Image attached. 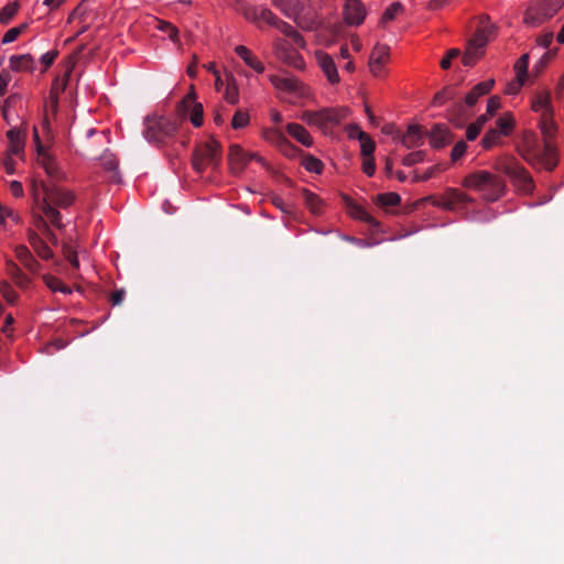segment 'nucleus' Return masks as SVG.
Masks as SVG:
<instances>
[{
    "instance_id": "obj_1",
    "label": "nucleus",
    "mask_w": 564,
    "mask_h": 564,
    "mask_svg": "<svg viewBox=\"0 0 564 564\" xmlns=\"http://www.w3.org/2000/svg\"><path fill=\"white\" fill-rule=\"evenodd\" d=\"M41 191L34 188V203L36 208L46 216L50 224L57 229H63L62 214L59 208L69 207L75 200V194L70 191L56 186L55 184L41 183Z\"/></svg>"
},
{
    "instance_id": "obj_2",
    "label": "nucleus",
    "mask_w": 564,
    "mask_h": 564,
    "mask_svg": "<svg viewBox=\"0 0 564 564\" xmlns=\"http://www.w3.org/2000/svg\"><path fill=\"white\" fill-rule=\"evenodd\" d=\"M466 188L477 191L488 202L498 200L506 191V183L488 171H476L468 174L462 182Z\"/></svg>"
},
{
    "instance_id": "obj_3",
    "label": "nucleus",
    "mask_w": 564,
    "mask_h": 564,
    "mask_svg": "<svg viewBox=\"0 0 564 564\" xmlns=\"http://www.w3.org/2000/svg\"><path fill=\"white\" fill-rule=\"evenodd\" d=\"M496 169L506 174L519 192L523 194H531L533 192V178L517 159L512 156L503 158L497 163Z\"/></svg>"
},
{
    "instance_id": "obj_4",
    "label": "nucleus",
    "mask_w": 564,
    "mask_h": 564,
    "mask_svg": "<svg viewBox=\"0 0 564 564\" xmlns=\"http://www.w3.org/2000/svg\"><path fill=\"white\" fill-rule=\"evenodd\" d=\"M221 144L215 139L197 144L192 158L194 170L203 173L208 167L218 169L221 163Z\"/></svg>"
},
{
    "instance_id": "obj_5",
    "label": "nucleus",
    "mask_w": 564,
    "mask_h": 564,
    "mask_svg": "<svg viewBox=\"0 0 564 564\" xmlns=\"http://www.w3.org/2000/svg\"><path fill=\"white\" fill-rule=\"evenodd\" d=\"M180 121L177 118L148 116L145 118L144 137L150 142H163L165 139L174 135L178 130Z\"/></svg>"
},
{
    "instance_id": "obj_6",
    "label": "nucleus",
    "mask_w": 564,
    "mask_h": 564,
    "mask_svg": "<svg viewBox=\"0 0 564 564\" xmlns=\"http://www.w3.org/2000/svg\"><path fill=\"white\" fill-rule=\"evenodd\" d=\"M564 6V0H533L524 14V22L538 26L552 19Z\"/></svg>"
},
{
    "instance_id": "obj_7",
    "label": "nucleus",
    "mask_w": 564,
    "mask_h": 564,
    "mask_svg": "<svg viewBox=\"0 0 564 564\" xmlns=\"http://www.w3.org/2000/svg\"><path fill=\"white\" fill-rule=\"evenodd\" d=\"M347 110L344 108H324L318 111H304L302 119L308 124L316 126L323 130L329 129L346 118Z\"/></svg>"
},
{
    "instance_id": "obj_8",
    "label": "nucleus",
    "mask_w": 564,
    "mask_h": 564,
    "mask_svg": "<svg viewBox=\"0 0 564 564\" xmlns=\"http://www.w3.org/2000/svg\"><path fill=\"white\" fill-rule=\"evenodd\" d=\"M191 111V121L195 127H200L204 122L203 105L195 102V95H186L176 106L177 119L180 123L186 118L187 112Z\"/></svg>"
},
{
    "instance_id": "obj_9",
    "label": "nucleus",
    "mask_w": 564,
    "mask_h": 564,
    "mask_svg": "<svg viewBox=\"0 0 564 564\" xmlns=\"http://www.w3.org/2000/svg\"><path fill=\"white\" fill-rule=\"evenodd\" d=\"M250 160H256L264 165V160L257 153H247L238 144H231L229 147L228 161L230 169L235 174L241 173Z\"/></svg>"
},
{
    "instance_id": "obj_10",
    "label": "nucleus",
    "mask_w": 564,
    "mask_h": 564,
    "mask_svg": "<svg viewBox=\"0 0 564 564\" xmlns=\"http://www.w3.org/2000/svg\"><path fill=\"white\" fill-rule=\"evenodd\" d=\"M239 10L247 20L252 21L257 24L260 21H263L269 25L275 26V24L279 21V18L271 10L264 7H252L245 2H241Z\"/></svg>"
},
{
    "instance_id": "obj_11",
    "label": "nucleus",
    "mask_w": 564,
    "mask_h": 564,
    "mask_svg": "<svg viewBox=\"0 0 564 564\" xmlns=\"http://www.w3.org/2000/svg\"><path fill=\"white\" fill-rule=\"evenodd\" d=\"M495 30H496V28L490 22V18L488 15H481L479 18L477 30H476L474 36L468 41V43L471 46L482 51L484 47L487 45V43L495 35Z\"/></svg>"
},
{
    "instance_id": "obj_12",
    "label": "nucleus",
    "mask_w": 564,
    "mask_h": 564,
    "mask_svg": "<svg viewBox=\"0 0 564 564\" xmlns=\"http://www.w3.org/2000/svg\"><path fill=\"white\" fill-rule=\"evenodd\" d=\"M275 55L280 61L294 68L303 69L305 66L302 55L285 41L275 43Z\"/></svg>"
},
{
    "instance_id": "obj_13",
    "label": "nucleus",
    "mask_w": 564,
    "mask_h": 564,
    "mask_svg": "<svg viewBox=\"0 0 564 564\" xmlns=\"http://www.w3.org/2000/svg\"><path fill=\"white\" fill-rule=\"evenodd\" d=\"M540 150L541 152L536 154L534 162L536 161L543 164V166L549 171L554 170L557 164V151L554 144L550 140L544 139Z\"/></svg>"
},
{
    "instance_id": "obj_14",
    "label": "nucleus",
    "mask_w": 564,
    "mask_h": 564,
    "mask_svg": "<svg viewBox=\"0 0 564 564\" xmlns=\"http://www.w3.org/2000/svg\"><path fill=\"white\" fill-rule=\"evenodd\" d=\"M473 198L457 188L449 187L442 196L438 206L445 209H454L458 204H470Z\"/></svg>"
},
{
    "instance_id": "obj_15",
    "label": "nucleus",
    "mask_w": 564,
    "mask_h": 564,
    "mask_svg": "<svg viewBox=\"0 0 564 564\" xmlns=\"http://www.w3.org/2000/svg\"><path fill=\"white\" fill-rule=\"evenodd\" d=\"M344 15L347 23L359 25L366 17L365 6L360 0H347L344 9Z\"/></svg>"
},
{
    "instance_id": "obj_16",
    "label": "nucleus",
    "mask_w": 564,
    "mask_h": 564,
    "mask_svg": "<svg viewBox=\"0 0 564 564\" xmlns=\"http://www.w3.org/2000/svg\"><path fill=\"white\" fill-rule=\"evenodd\" d=\"M389 57V47L386 45L375 46L370 59L369 68L372 75L380 77L382 75L383 66Z\"/></svg>"
},
{
    "instance_id": "obj_17",
    "label": "nucleus",
    "mask_w": 564,
    "mask_h": 564,
    "mask_svg": "<svg viewBox=\"0 0 564 564\" xmlns=\"http://www.w3.org/2000/svg\"><path fill=\"white\" fill-rule=\"evenodd\" d=\"M37 161L50 177L54 180H63L65 177V174L59 169L58 164L55 161V158L48 151H42L40 149V155H37Z\"/></svg>"
},
{
    "instance_id": "obj_18",
    "label": "nucleus",
    "mask_w": 564,
    "mask_h": 564,
    "mask_svg": "<svg viewBox=\"0 0 564 564\" xmlns=\"http://www.w3.org/2000/svg\"><path fill=\"white\" fill-rule=\"evenodd\" d=\"M399 141L408 149L417 148L424 142V132L422 127L410 124L405 133L400 134Z\"/></svg>"
},
{
    "instance_id": "obj_19",
    "label": "nucleus",
    "mask_w": 564,
    "mask_h": 564,
    "mask_svg": "<svg viewBox=\"0 0 564 564\" xmlns=\"http://www.w3.org/2000/svg\"><path fill=\"white\" fill-rule=\"evenodd\" d=\"M316 58L328 82L333 85L338 84L340 78L334 59L328 54L323 52H318L316 54Z\"/></svg>"
},
{
    "instance_id": "obj_20",
    "label": "nucleus",
    "mask_w": 564,
    "mask_h": 564,
    "mask_svg": "<svg viewBox=\"0 0 564 564\" xmlns=\"http://www.w3.org/2000/svg\"><path fill=\"white\" fill-rule=\"evenodd\" d=\"M272 4L285 17L293 20H297L304 11V4L301 0H272Z\"/></svg>"
},
{
    "instance_id": "obj_21",
    "label": "nucleus",
    "mask_w": 564,
    "mask_h": 564,
    "mask_svg": "<svg viewBox=\"0 0 564 564\" xmlns=\"http://www.w3.org/2000/svg\"><path fill=\"white\" fill-rule=\"evenodd\" d=\"M541 144L542 142H540L534 134L525 135L520 154L528 163L532 164L536 154L541 152Z\"/></svg>"
},
{
    "instance_id": "obj_22",
    "label": "nucleus",
    "mask_w": 564,
    "mask_h": 564,
    "mask_svg": "<svg viewBox=\"0 0 564 564\" xmlns=\"http://www.w3.org/2000/svg\"><path fill=\"white\" fill-rule=\"evenodd\" d=\"M494 85L495 80L488 79L474 86L473 89L465 97V106L473 107L474 105H476V102L481 96L487 95L492 89Z\"/></svg>"
},
{
    "instance_id": "obj_23",
    "label": "nucleus",
    "mask_w": 564,
    "mask_h": 564,
    "mask_svg": "<svg viewBox=\"0 0 564 564\" xmlns=\"http://www.w3.org/2000/svg\"><path fill=\"white\" fill-rule=\"evenodd\" d=\"M452 141L451 132L443 124H435L430 132V143L435 149H441Z\"/></svg>"
},
{
    "instance_id": "obj_24",
    "label": "nucleus",
    "mask_w": 564,
    "mask_h": 564,
    "mask_svg": "<svg viewBox=\"0 0 564 564\" xmlns=\"http://www.w3.org/2000/svg\"><path fill=\"white\" fill-rule=\"evenodd\" d=\"M18 260L32 273L39 272L41 264L33 257L31 251L25 246H18L14 250Z\"/></svg>"
},
{
    "instance_id": "obj_25",
    "label": "nucleus",
    "mask_w": 564,
    "mask_h": 564,
    "mask_svg": "<svg viewBox=\"0 0 564 564\" xmlns=\"http://www.w3.org/2000/svg\"><path fill=\"white\" fill-rule=\"evenodd\" d=\"M235 52L250 68L259 74L264 72V65L258 59L256 55L252 54L248 47L238 45L236 46Z\"/></svg>"
},
{
    "instance_id": "obj_26",
    "label": "nucleus",
    "mask_w": 564,
    "mask_h": 564,
    "mask_svg": "<svg viewBox=\"0 0 564 564\" xmlns=\"http://www.w3.org/2000/svg\"><path fill=\"white\" fill-rule=\"evenodd\" d=\"M532 109L535 112L544 115L545 118H547L550 113H553L550 93H538L532 100Z\"/></svg>"
},
{
    "instance_id": "obj_27",
    "label": "nucleus",
    "mask_w": 564,
    "mask_h": 564,
    "mask_svg": "<svg viewBox=\"0 0 564 564\" xmlns=\"http://www.w3.org/2000/svg\"><path fill=\"white\" fill-rule=\"evenodd\" d=\"M270 80L275 88L289 93H301L303 88V84L294 77L271 76Z\"/></svg>"
},
{
    "instance_id": "obj_28",
    "label": "nucleus",
    "mask_w": 564,
    "mask_h": 564,
    "mask_svg": "<svg viewBox=\"0 0 564 564\" xmlns=\"http://www.w3.org/2000/svg\"><path fill=\"white\" fill-rule=\"evenodd\" d=\"M10 68L14 72L34 69V58L31 54L12 55L9 59Z\"/></svg>"
},
{
    "instance_id": "obj_29",
    "label": "nucleus",
    "mask_w": 564,
    "mask_h": 564,
    "mask_svg": "<svg viewBox=\"0 0 564 564\" xmlns=\"http://www.w3.org/2000/svg\"><path fill=\"white\" fill-rule=\"evenodd\" d=\"M286 131L292 138H294L303 145L311 147L313 144L312 137L303 126L297 123H289L286 126Z\"/></svg>"
},
{
    "instance_id": "obj_30",
    "label": "nucleus",
    "mask_w": 564,
    "mask_h": 564,
    "mask_svg": "<svg viewBox=\"0 0 564 564\" xmlns=\"http://www.w3.org/2000/svg\"><path fill=\"white\" fill-rule=\"evenodd\" d=\"M9 140V151L11 154L19 155L24 149V139L19 129L12 128L7 132Z\"/></svg>"
},
{
    "instance_id": "obj_31",
    "label": "nucleus",
    "mask_w": 564,
    "mask_h": 564,
    "mask_svg": "<svg viewBox=\"0 0 564 564\" xmlns=\"http://www.w3.org/2000/svg\"><path fill=\"white\" fill-rule=\"evenodd\" d=\"M514 128V120L510 113H505L497 119L496 128L503 135H509Z\"/></svg>"
},
{
    "instance_id": "obj_32",
    "label": "nucleus",
    "mask_w": 564,
    "mask_h": 564,
    "mask_svg": "<svg viewBox=\"0 0 564 564\" xmlns=\"http://www.w3.org/2000/svg\"><path fill=\"white\" fill-rule=\"evenodd\" d=\"M43 280L48 289L53 292H62L64 294H70L72 290L69 286L65 285L59 279L53 275H44Z\"/></svg>"
},
{
    "instance_id": "obj_33",
    "label": "nucleus",
    "mask_w": 564,
    "mask_h": 564,
    "mask_svg": "<svg viewBox=\"0 0 564 564\" xmlns=\"http://www.w3.org/2000/svg\"><path fill=\"white\" fill-rule=\"evenodd\" d=\"M502 137L503 135L498 131V129L492 128L486 132L481 140V144L484 149L489 150L499 144Z\"/></svg>"
},
{
    "instance_id": "obj_34",
    "label": "nucleus",
    "mask_w": 564,
    "mask_h": 564,
    "mask_svg": "<svg viewBox=\"0 0 564 564\" xmlns=\"http://www.w3.org/2000/svg\"><path fill=\"white\" fill-rule=\"evenodd\" d=\"M400 195L393 192L379 194L376 196V203L382 207L397 206L400 204Z\"/></svg>"
},
{
    "instance_id": "obj_35",
    "label": "nucleus",
    "mask_w": 564,
    "mask_h": 564,
    "mask_svg": "<svg viewBox=\"0 0 564 564\" xmlns=\"http://www.w3.org/2000/svg\"><path fill=\"white\" fill-rule=\"evenodd\" d=\"M482 54L484 51H480L479 48H476L468 43L462 62L465 66H473Z\"/></svg>"
},
{
    "instance_id": "obj_36",
    "label": "nucleus",
    "mask_w": 564,
    "mask_h": 564,
    "mask_svg": "<svg viewBox=\"0 0 564 564\" xmlns=\"http://www.w3.org/2000/svg\"><path fill=\"white\" fill-rule=\"evenodd\" d=\"M19 3L18 2H11L4 6L0 10V23L1 24H8L12 18L17 14L19 10Z\"/></svg>"
},
{
    "instance_id": "obj_37",
    "label": "nucleus",
    "mask_w": 564,
    "mask_h": 564,
    "mask_svg": "<svg viewBox=\"0 0 564 564\" xmlns=\"http://www.w3.org/2000/svg\"><path fill=\"white\" fill-rule=\"evenodd\" d=\"M250 118L246 110L238 109L231 120V127L236 130L242 129L249 124Z\"/></svg>"
},
{
    "instance_id": "obj_38",
    "label": "nucleus",
    "mask_w": 564,
    "mask_h": 564,
    "mask_svg": "<svg viewBox=\"0 0 564 564\" xmlns=\"http://www.w3.org/2000/svg\"><path fill=\"white\" fill-rule=\"evenodd\" d=\"M303 195H304V198H305V203L306 205L310 207V209L314 213V214H318L321 213L322 210V202L321 199L312 192L307 191V189H303Z\"/></svg>"
},
{
    "instance_id": "obj_39",
    "label": "nucleus",
    "mask_w": 564,
    "mask_h": 564,
    "mask_svg": "<svg viewBox=\"0 0 564 564\" xmlns=\"http://www.w3.org/2000/svg\"><path fill=\"white\" fill-rule=\"evenodd\" d=\"M529 66V54H523L514 64L516 77L527 80Z\"/></svg>"
},
{
    "instance_id": "obj_40",
    "label": "nucleus",
    "mask_w": 564,
    "mask_h": 564,
    "mask_svg": "<svg viewBox=\"0 0 564 564\" xmlns=\"http://www.w3.org/2000/svg\"><path fill=\"white\" fill-rule=\"evenodd\" d=\"M354 216L367 224H369L372 227H378L379 223L361 206H354L352 207Z\"/></svg>"
},
{
    "instance_id": "obj_41",
    "label": "nucleus",
    "mask_w": 564,
    "mask_h": 564,
    "mask_svg": "<svg viewBox=\"0 0 564 564\" xmlns=\"http://www.w3.org/2000/svg\"><path fill=\"white\" fill-rule=\"evenodd\" d=\"M26 29H28V24L22 23L19 26L8 30L2 37V41H1L2 44H9L11 42H14Z\"/></svg>"
},
{
    "instance_id": "obj_42",
    "label": "nucleus",
    "mask_w": 564,
    "mask_h": 564,
    "mask_svg": "<svg viewBox=\"0 0 564 564\" xmlns=\"http://www.w3.org/2000/svg\"><path fill=\"white\" fill-rule=\"evenodd\" d=\"M303 166L308 171V172H312V173H322V170H323V163L321 160L316 159L315 156L313 155H306L304 159H303Z\"/></svg>"
},
{
    "instance_id": "obj_43",
    "label": "nucleus",
    "mask_w": 564,
    "mask_h": 564,
    "mask_svg": "<svg viewBox=\"0 0 564 564\" xmlns=\"http://www.w3.org/2000/svg\"><path fill=\"white\" fill-rule=\"evenodd\" d=\"M8 272L20 285H24L29 282L26 275L21 271V269L13 262H8Z\"/></svg>"
},
{
    "instance_id": "obj_44",
    "label": "nucleus",
    "mask_w": 564,
    "mask_h": 564,
    "mask_svg": "<svg viewBox=\"0 0 564 564\" xmlns=\"http://www.w3.org/2000/svg\"><path fill=\"white\" fill-rule=\"evenodd\" d=\"M540 128L545 139L549 140V138L553 135L555 127L552 121V113H550L547 118L541 115Z\"/></svg>"
},
{
    "instance_id": "obj_45",
    "label": "nucleus",
    "mask_w": 564,
    "mask_h": 564,
    "mask_svg": "<svg viewBox=\"0 0 564 564\" xmlns=\"http://www.w3.org/2000/svg\"><path fill=\"white\" fill-rule=\"evenodd\" d=\"M403 10V6L400 2L391 3L382 14V22L392 21L397 14H399Z\"/></svg>"
},
{
    "instance_id": "obj_46",
    "label": "nucleus",
    "mask_w": 564,
    "mask_h": 564,
    "mask_svg": "<svg viewBox=\"0 0 564 564\" xmlns=\"http://www.w3.org/2000/svg\"><path fill=\"white\" fill-rule=\"evenodd\" d=\"M155 28L158 30L162 31V32H167L169 33V37L172 41L175 42L177 40L178 30L173 24H171L170 22H166V21H163V20H156V26Z\"/></svg>"
},
{
    "instance_id": "obj_47",
    "label": "nucleus",
    "mask_w": 564,
    "mask_h": 564,
    "mask_svg": "<svg viewBox=\"0 0 564 564\" xmlns=\"http://www.w3.org/2000/svg\"><path fill=\"white\" fill-rule=\"evenodd\" d=\"M63 254H64L65 259L75 269L79 268V261H78V258H77V252H76V250L70 245H68V243H64L63 245Z\"/></svg>"
},
{
    "instance_id": "obj_48",
    "label": "nucleus",
    "mask_w": 564,
    "mask_h": 564,
    "mask_svg": "<svg viewBox=\"0 0 564 564\" xmlns=\"http://www.w3.org/2000/svg\"><path fill=\"white\" fill-rule=\"evenodd\" d=\"M425 160L424 151H415L405 155L402 160V164L405 166H412L416 163L423 162Z\"/></svg>"
},
{
    "instance_id": "obj_49",
    "label": "nucleus",
    "mask_w": 564,
    "mask_h": 564,
    "mask_svg": "<svg viewBox=\"0 0 564 564\" xmlns=\"http://www.w3.org/2000/svg\"><path fill=\"white\" fill-rule=\"evenodd\" d=\"M359 142H360V147H361V155L362 156H373L376 143L370 138V135L367 134V137L365 139H361Z\"/></svg>"
},
{
    "instance_id": "obj_50",
    "label": "nucleus",
    "mask_w": 564,
    "mask_h": 564,
    "mask_svg": "<svg viewBox=\"0 0 564 564\" xmlns=\"http://www.w3.org/2000/svg\"><path fill=\"white\" fill-rule=\"evenodd\" d=\"M454 88L452 87H446L444 88L442 91L437 93L433 99V105L434 106H440L442 105L443 102H445L446 100H449V99H453L454 98Z\"/></svg>"
},
{
    "instance_id": "obj_51",
    "label": "nucleus",
    "mask_w": 564,
    "mask_h": 564,
    "mask_svg": "<svg viewBox=\"0 0 564 564\" xmlns=\"http://www.w3.org/2000/svg\"><path fill=\"white\" fill-rule=\"evenodd\" d=\"M101 161V165L105 170L107 171H116L117 167H118V161L117 159L115 158V155L110 154V153H106L101 156L100 159Z\"/></svg>"
},
{
    "instance_id": "obj_52",
    "label": "nucleus",
    "mask_w": 564,
    "mask_h": 564,
    "mask_svg": "<svg viewBox=\"0 0 564 564\" xmlns=\"http://www.w3.org/2000/svg\"><path fill=\"white\" fill-rule=\"evenodd\" d=\"M0 292H1L2 296L6 299V301L11 304L14 303L15 300L18 299L17 292L7 282L1 284Z\"/></svg>"
},
{
    "instance_id": "obj_53",
    "label": "nucleus",
    "mask_w": 564,
    "mask_h": 564,
    "mask_svg": "<svg viewBox=\"0 0 564 564\" xmlns=\"http://www.w3.org/2000/svg\"><path fill=\"white\" fill-rule=\"evenodd\" d=\"M467 150V144L464 141L457 142L451 152V159L453 162H456L458 159H460Z\"/></svg>"
},
{
    "instance_id": "obj_54",
    "label": "nucleus",
    "mask_w": 564,
    "mask_h": 564,
    "mask_svg": "<svg viewBox=\"0 0 564 564\" xmlns=\"http://www.w3.org/2000/svg\"><path fill=\"white\" fill-rule=\"evenodd\" d=\"M225 99L227 102L231 105H236L239 101V94L238 89L234 85H227L226 91H225Z\"/></svg>"
},
{
    "instance_id": "obj_55",
    "label": "nucleus",
    "mask_w": 564,
    "mask_h": 564,
    "mask_svg": "<svg viewBox=\"0 0 564 564\" xmlns=\"http://www.w3.org/2000/svg\"><path fill=\"white\" fill-rule=\"evenodd\" d=\"M362 171L367 176H372L376 172V163L373 156H364Z\"/></svg>"
},
{
    "instance_id": "obj_56",
    "label": "nucleus",
    "mask_w": 564,
    "mask_h": 564,
    "mask_svg": "<svg viewBox=\"0 0 564 564\" xmlns=\"http://www.w3.org/2000/svg\"><path fill=\"white\" fill-rule=\"evenodd\" d=\"M459 55L460 51L458 48L449 50L446 56L441 61V67L443 69H448L451 67L452 59L458 57Z\"/></svg>"
},
{
    "instance_id": "obj_57",
    "label": "nucleus",
    "mask_w": 564,
    "mask_h": 564,
    "mask_svg": "<svg viewBox=\"0 0 564 564\" xmlns=\"http://www.w3.org/2000/svg\"><path fill=\"white\" fill-rule=\"evenodd\" d=\"M347 133L350 139H365L368 133L364 132L358 124H350L347 128Z\"/></svg>"
},
{
    "instance_id": "obj_58",
    "label": "nucleus",
    "mask_w": 564,
    "mask_h": 564,
    "mask_svg": "<svg viewBox=\"0 0 564 564\" xmlns=\"http://www.w3.org/2000/svg\"><path fill=\"white\" fill-rule=\"evenodd\" d=\"M34 251L37 253L40 258L44 260H50L53 258V252L45 241L42 242L39 247L34 248Z\"/></svg>"
},
{
    "instance_id": "obj_59",
    "label": "nucleus",
    "mask_w": 564,
    "mask_h": 564,
    "mask_svg": "<svg viewBox=\"0 0 564 564\" xmlns=\"http://www.w3.org/2000/svg\"><path fill=\"white\" fill-rule=\"evenodd\" d=\"M524 83H525L524 79L516 77L514 82L508 84L507 89H506V94H508V95H516L521 89V87L524 85Z\"/></svg>"
},
{
    "instance_id": "obj_60",
    "label": "nucleus",
    "mask_w": 564,
    "mask_h": 564,
    "mask_svg": "<svg viewBox=\"0 0 564 564\" xmlns=\"http://www.w3.org/2000/svg\"><path fill=\"white\" fill-rule=\"evenodd\" d=\"M50 220L46 218V216L43 214V215H37L35 216V220H34V224H35V227L43 234L44 231H47V229L50 228V225H48Z\"/></svg>"
},
{
    "instance_id": "obj_61",
    "label": "nucleus",
    "mask_w": 564,
    "mask_h": 564,
    "mask_svg": "<svg viewBox=\"0 0 564 564\" xmlns=\"http://www.w3.org/2000/svg\"><path fill=\"white\" fill-rule=\"evenodd\" d=\"M278 30H280L284 35L291 37L292 36V33H294L296 30L290 25L289 23L282 21L281 19H279L278 23L275 24V26Z\"/></svg>"
},
{
    "instance_id": "obj_62",
    "label": "nucleus",
    "mask_w": 564,
    "mask_h": 564,
    "mask_svg": "<svg viewBox=\"0 0 564 564\" xmlns=\"http://www.w3.org/2000/svg\"><path fill=\"white\" fill-rule=\"evenodd\" d=\"M11 80V76L9 72L2 70L0 72V96H3L7 93V88L9 82Z\"/></svg>"
},
{
    "instance_id": "obj_63",
    "label": "nucleus",
    "mask_w": 564,
    "mask_h": 564,
    "mask_svg": "<svg viewBox=\"0 0 564 564\" xmlns=\"http://www.w3.org/2000/svg\"><path fill=\"white\" fill-rule=\"evenodd\" d=\"M500 108V99L497 96H492L487 102V113L492 116Z\"/></svg>"
},
{
    "instance_id": "obj_64",
    "label": "nucleus",
    "mask_w": 564,
    "mask_h": 564,
    "mask_svg": "<svg viewBox=\"0 0 564 564\" xmlns=\"http://www.w3.org/2000/svg\"><path fill=\"white\" fill-rule=\"evenodd\" d=\"M57 54L58 53L56 51H50L42 55L41 62L44 64L45 68L50 67L54 63Z\"/></svg>"
}]
</instances>
